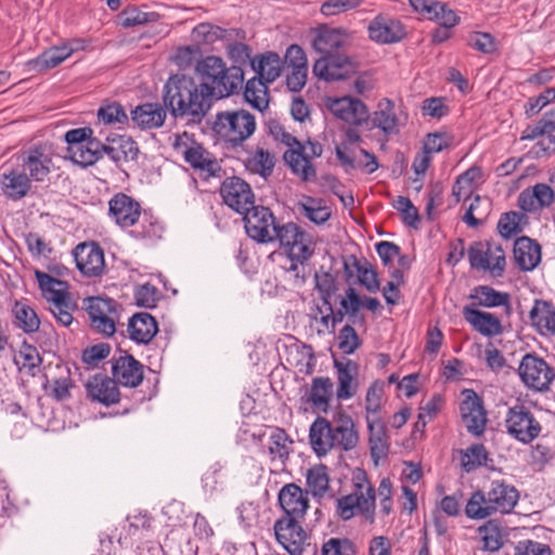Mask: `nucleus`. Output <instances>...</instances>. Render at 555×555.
Masks as SVG:
<instances>
[{"instance_id": "1", "label": "nucleus", "mask_w": 555, "mask_h": 555, "mask_svg": "<svg viewBox=\"0 0 555 555\" xmlns=\"http://www.w3.org/2000/svg\"><path fill=\"white\" fill-rule=\"evenodd\" d=\"M164 103L176 118L199 122L211 105L209 89L191 76L173 75L164 87Z\"/></svg>"}, {"instance_id": "2", "label": "nucleus", "mask_w": 555, "mask_h": 555, "mask_svg": "<svg viewBox=\"0 0 555 555\" xmlns=\"http://www.w3.org/2000/svg\"><path fill=\"white\" fill-rule=\"evenodd\" d=\"M336 515L343 520L360 516L369 522L375 520L376 491L362 469L352 474L350 492L335 501Z\"/></svg>"}, {"instance_id": "3", "label": "nucleus", "mask_w": 555, "mask_h": 555, "mask_svg": "<svg viewBox=\"0 0 555 555\" xmlns=\"http://www.w3.org/2000/svg\"><path fill=\"white\" fill-rule=\"evenodd\" d=\"M196 72L202 78V85L209 89L212 98H227L242 89L244 72L240 66L228 67L224 61L215 55L204 57L196 65Z\"/></svg>"}, {"instance_id": "4", "label": "nucleus", "mask_w": 555, "mask_h": 555, "mask_svg": "<svg viewBox=\"0 0 555 555\" xmlns=\"http://www.w3.org/2000/svg\"><path fill=\"white\" fill-rule=\"evenodd\" d=\"M212 130L216 135L236 147L256 130L255 116L245 109L223 111L216 115Z\"/></svg>"}, {"instance_id": "5", "label": "nucleus", "mask_w": 555, "mask_h": 555, "mask_svg": "<svg viewBox=\"0 0 555 555\" xmlns=\"http://www.w3.org/2000/svg\"><path fill=\"white\" fill-rule=\"evenodd\" d=\"M171 145L176 155L194 170L207 177H214L221 170L216 157L188 132L175 134Z\"/></svg>"}, {"instance_id": "6", "label": "nucleus", "mask_w": 555, "mask_h": 555, "mask_svg": "<svg viewBox=\"0 0 555 555\" xmlns=\"http://www.w3.org/2000/svg\"><path fill=\"white\" fill-rule=\"evenodd\" d=\"M92 134L90 127L70 129L64 134L67 157L83 168L93 165L104 152V144Z\"/></svg>"}, {"instance_id": "7", "label": "nucleus", "mask_w": 555, "mask_h": 555, "mask_svg": "<svg viewBox=\"0 0 555 555\" xmlns=\"http://www.w3.org/2000/svg\"><path fill=\"white\" fill-rule=\"evenodd\" d=\"M279 240L282 246L287 248L289 257L301 264L314 253V241L310 233L304 231L294 222L278 227L274 241Z\"/></svg>"}, {"instance_id": "8", "label": "nucleus", "mask_w": 555, "mask_h": 555, "mask_svg": "<svg viewBox=\"0 0 555 555\" xmlns=\"http://www.w3.org/2000/svg\"><path fill=\"white\" fill-rule=\"evenodd\" d=\"M467 253L473 269L489 271L493 276L503 274L506 260L500 244L488 241L474 242Z\"/></svg>"}, {"instance_id": "9", "label": "nucleus", "mask_w": 555, "mask_h": 555, "mask_svg": "<svg viewBox=\"0 0 555 555\" xmlns=\"http://www.w3.org/2000/svg\"><path fill=\"white\" fill-rule=\"evenodd\" d=\"M505 427L508 435L525 444L537 439L542 430L534 414L522 404H516L507 410Z\"/></svg>"}, {"instance_id": "10", "label": "nucleus", "mask_w": 555, "mask_h": 555, "mask_svg": "<svg viewBox=\"0 0 555 555\" xmlns=\"http://www.w3.org/2000/svg\"><path fill=\"white\" fill-rule=\"evenodd\" d=\"M518 374L525 386L533 391L544 392L555 378V372L546 361L533 353L522 357Z\"/></svg>"}, {"instance_id": "11", "label": "nucleus", "mask_w": 555, "mask_h": 555, "mask_svg": "<svg viewBox=\"0 0 555 555\" xmlns=\"http://www.w3.org/2000/svg\"><path fill=\"white\" fill-rule=\"evenodd\" d=\"M243 221L245 231L251 240L258 243L274 241V233L279 225L269 208L254 205L243 214Z\"/></svg>"}, {"instance_id": "12", "label": "nucleus", "mask_w": 555, "mask_h": 555, "mask_svg": "<svg viewBox=\"0 0 555 555\" xmlns=\"http://www.w3.org/2000/svg\"><path fill=\"white\" fill-rule=\"evenodd\" d=\"M220 194L224 204L240 215L255 205L250 185L238 177L225 179L221 184Z\"/></svg>"}, {"instance_id": "13", "label": "nucleus", "mask_w": 555, "mask_h": 555, "mask_svg": "<svg viewBox=\"0 0 555 555\" xmlns=\"http://www.w3.org/2000/svg\"><path fill=\"white\" fill-rule=\"evenodd\" d=\"M276 541L291 555H301L308 540L306 530L300 520L294 518H280L274 524Z\"/></svg>"}, {"instance_id": "14", "label": "nucleus", "mask_w": 555, "mask_h": 555, "mask_svg": "<svg viewBox=\"0 0 555 555\" xmlns=\"http://www.w3.org/2000/svg\"><path fill=\"white\" fill-rule=\"evenodd\" d=\"M77 269L85 276H100L104 270V250L96 242L79 243L72 251Z\"/></svg>"}, {"instance_id": "15", "label": "nucleus", "mask_w": 555, "mask_h": 555, "mask_svg": "<svg viewBox=\"0 0 555 555\" xmlns=\"http://www.w3.org/2000/svg\"><path fill=\"white\" fill-rule=\"evenodd\" d=\"M463 395L465 398L460 405L463 424L469 434L479 437L485 433L487 425L482 400L472 389L464 390Z\"/></svg>"}, {"instance_id": "16", "label": "nucleus", "mask_w": 555, "mask_h": 555, "mask_svg": "<svg viewBox=\"0 0 555 555\" xmlns=\"http://www.w3.org/2000/svg\"><path fill=\"white\" fill-rule=\"evenodd\" d=\"M369 38L379 44H392L406 36L404 25L387 14L376 15L367 25Z\"/></svg>"}, {"instance_id": "17", "label": "nucleus", "mask_w": 555, "mask_h": 555, "mask_svg": "<svg viewBox=\"0 0 555 555\" xmlns=\"http://www.w3.org/2000/svg\"><path fill=\"white\" fill-rule=\"evenodd\" d=\"M327 109L338 119L353 126L369 121V111L365 104L351 96L328 98Z\"/></svg>"}, {"instance_id": "18", "label": "nucleus", "mask_w": 555, "mask_h": 555, "mask_svg": "<svg viewBox=\"0 0 555 555\" xmlns=\"http://www.w3.org/2000/svg\"><path fill=\"white\" fill-rule=\"evenodd\" d=\"M351 39L352 34L343 27L330 28L324 26L317 30L312 47L321 56H326L346 49Z\"/></svg>"}, {"instance_id": "19", "label": "nucleus", "mask_w": 555, "mask_h": 555, "mask_svg": "<svg viewBox=\"0 0 555 555\" xmlns=\"http://www.w3.org/2000/svg\"><path fill=\"white\" fill-rule=\"evenodd\" d=\"M353 69V63L347 55L336 53L320 56L314 62L312 72L319 79L332 81L346 78Z\"/></svg>"}, {"instance_id": "20", "label": "nucleus", "mask_w": 555, "mask_h": 555, "mask_svg": "<svg viewBox=\"0 0 555 555\" xmlns=\"http://www.w3.org/2000/svg\"><path fill=\"white\" fill-rule=\"evenodd\" d=\"M279 504L284 512L282 518L301 520L308 508V492L295 483H287L279 492Z\"/></svg>"}, {"instance_id": "21", "label": "nucleus", "mask_w": 555, "mask_h": 555, "mask_svg": "<svg viewBox=\"0 0 555 555\" xmlns=\"http://www.w3.org/2000/svg\"><path fill=\"white\" fill-rule=\"evenodd\" d=\"M85 49L83 41L79 39L72 40L62 46H54L43 51L36 59L28 62L30 69L41 73L56 67L75 51Z\"/></svg>"}, {"instance_id": "22", "label": "nucleus", "mask_w": 555, "mask_h": 555, "mask_svg": "<svg viewBox=\"0 0 555 555\" xmlns=\"http://www.w3.org/2000/svg\"><path fill=\"white\" fill-rule=\"evenodd\" d=\"M108 215L120 228H128L140 220L141 206L132 197L118 193L108 202Z\"/></svg>"}, {"instance_id": "23", "label": "nucleus", "mask_w": 555, "mask_h": 555, "mask_svg": "<svg viewBox=\"0 0 555 555\" xmlns=\"http://www.w3.org/2000/svg\"><path fill=\"white\" fill-rule=\"evenodd\" d=\"M413 11L426 13L428 20L436 22L439 26L455 27L461 18L447 2L435 0H409Z\"/></svg>"}, {"instance_id": "24", "label": "nucleus", "mask_w": 555, "mask_h": 555, "mask_svg": "<svg viewBox=\"0 0 555 555\" xmlns=\"http://www.w3.org/2000/svg\"><path fill=\"white\" fill-rule=\"evenodd\" d=\"M331 427L336 449L350 451L357 447L359 434L350 415L345 412L335 413Z\"/></svg>"}, {"instance_id": "25", "label": "nucleus", "mask_w": 555, "mask_h": 555, "mask_svg": "<svg viewBox=\"0 0 555 555\" xmlns=\"http://www.w3.org/2000/svg\"><path fill=\"white\" fill-rule=\"evenodd\" d=\"M112 373L114 380L126 387H137L143 380V365L129 354L113 362Z\"/></svg>"}, {"instance_id": "26", "label": "nucleus", "mask_w": 555, "mask_h": 555, "mask_svg": "<svg viewBox=\"0 0 555 555\" xmlns=\"http://www.w3.org/2000/svg\"><path fill=\"white\" fill-rule=\"evenodd\" d=\"M487 493L494 513L501 514L511 513L519 498L516 488L502 480H493Z\"/></svg>"}, {"instance_id": "27", "label": "nucleus", "mask_w": 555, "mask_h": 555, "mask_svg": "<svg viewBox=\"0 0 555 555\" xmlns=\"http://www.w3.org/2000/svg\"><path fill=\"white\" fill-rule=\"evenodd\" d=\"M463 317L475 331L479 332L483 336H498L503 332L500 319L490 312L480 311L474 307L465 306L463 308Z\"/></svg>"}, {"instance_id": "28", "label": "nucleus", "mask_w": 555, "mask_h": 555, "mask_svg": "<svg viewBox=\"0 0 555 555\" xmlns=\"http://www.w3.org/2000/svg\"><path fill=\"white\" fill-rule=\"evenodd\" d=\"M514 260L522 271H531L541 261V246L528 236H521L514 244Z\"/></svg>"}, {"instance_id": "29", "label": "nucleus", "mask_w": 555, "mask_h": 555, "mask_svg": "<svg viewBox=\"0 0 555 555\" xmlns=\"http://www.w3.org/2000/svg\"><path fill=\"white\" fill-rule=\"evenodd\" d=\"M52 158L43 153L41 146H31L23 157V167L31 181L42 182L51 172Z\"/></svg>"}, {"instance_id": "30", "label": "nucleus", "mask_w": 555, "mask_h": 555, "mask_svg": "<svg viewBox=\"0 0 555 555\" xmlns=\"http://www.w3.org/2000/svg\"><path fill=\"white\" fill-rule=\"evenodd\" d=\"M309 441L312 450L319 455L327 454L336 449L331 422L324 417H317L309 429Z\"/></svg>"}, {"instance_id": "31", "label": "nucleus", "mask_w": 555, "mask_h": 555, "mask_svg": "<svg viewBox=\"0 0 555 555\" xmlns=\"http://www.w3.org/2000/svg\"><path fill=\"white\" fill-rule=\"evenodd\" d=\"M167 111L159 103H144L131 112V120L139 128L156 129L164 125Z\"/></svg>"}, {"instance_id": "32", "label": "nucleus", "mask_w": 555, "mask_h": 555, "mask_svg": "<svg viewBox=\"0 0 555 555\" xmlns=\"http://www.w3.org/2000/svg\"><path fill=\"white\" fill-rule=\"evenodd\" d=\"M138 147L135 142L128 135L117 134L106 137V156H108L117 167H121L124 162L135 159Z\"/></svg>"}, {"instance_id": "33", "label": "nucleus", "mask_w": 555, "mask_h": 555, "mask_svg": "<svg viewBox=\"0 0 555 555\" xmlns=\"http://www.w3.org/2000/svg\"><path fill=\"white\" fill-rule=\"evenodd\" d=\"M158 332L156 320L147 312L133 314L128 322L129 337L138 344H147Z\"/></svg>"}, {"instance_id": "34", "label": "nucleus", "mask_w": 555, "mask_h": 555, "mask_svg": "<svg viewBox=\"0 0 555 555\" xmlns=\"http://www.w3.org/2000/svg\"><path fill=\"white\" fill-rule=\"evenodd\" d=\"M0 186L4 196L11 201L24 198L31 189L30 178L14 169L0 176Z\"/></svg>"}, {"instance_id": "35", "label": "nucleus", "mask_w": 555, "mask_h": 555, "mask_svg": "<svg viewBox=\"0 0 555 555\" xmlns=\"http://www.w3.org/2000/svg\"><path fill=\"white\" fill-rule=\"evenodd\" d=\"M532 326L543 336L555 334V306L548 301L537 299L530 311Z\"/></svg>"}, {"instance_id": "36", "label": "nucleus", "mask_w": 555, "mask_h": 555, "mask_svg": "<svg viewBox=\"0 0 555 555\" xmlns=\"http://www.w3.org/2000/svg\"><path fill=\"white\" fill-rule=\"evenodd\" d=\"M284 159L291 167L292 171L301 178L304 181H313L317 178V172L309 158L307 146L301 145V149H289L284 153Z\"/></svg>"}, {"instance_id": "37", "label": "nucleus", "mask_w": 555, "mask_h": 555, "mask_svg": "<svg viewBox=\"0 0 555 555\" xmlns=\"http://www.w3.org/2000/svg\"><path fill=\"white\" fill-rule=\"evenodd\" d=\"M367 428L370 431L369 443L373 459L377 463L378 460L385 459L389 452V438L386 428L380 420H374L366 416Z\"/></svg>"}, {"instance_id": "38", "label": "nucleus", "mask_w": 555, "mask_h": 555, "mask_svg": "<svg viewBox=\"0 0 555 555\" xmlns=\"http://www.w3.org/2000/svg\"><path fill=\"white\" fill-rule=\"evenodd\" d=\"M369 121L372 128H378L386 134L399 131L395 106L388 99L378 102L377 109L371 116L369 115Z\"/></svg>"}, {"instance_id": "39", "label": "nucleus", "mask_w": 555, "mask_h": 555, "mask_svg": "<svg viewBox=\"0 0 555 555\" xmlns=\"http://www.w3.org/2000/svg\"><path fill=\"white\" fill-rule=\"evenodd\" d=\"M335 367L338 372V387L336 390V397L339 400H348L352 398L357 392V364L348 360L347 363H340L335 361Z\"/></svg>"}, {"instance_id": "40", "label": "nucleus", "mask_w": 555, "mask_h": 555, "mask_svg": "<svg viewBox=\"0 0 555 555\" xmlns=\"http://www.w3.org/2000/svg\"><path fill=\"white\" fill-rule=\"evenodd\" d=\"M34 273L42 296L50 302V305L57 302L59 298L56 297H59V295H63L64 299H68V297H70V294L68 293L69 285L66 281L54 278L38 269H36Z\"/></svg>"}, {"instance_id": "41", "label": "nucleus", "mask_w": 555, "mask_h": 555, "mask_svg": "<svg viewBox=\"0 0 555 555\" xmlns=\"http://www.w3.org/2000/svg\"><path fill=\"white\" fill-rule=\"evenodd\" d=\"M251 67L258 78L273 82L282 72V61L278 53L267 52L251 60Z\"/></svg>"}, {"instance_id": "42", "label": "nucleus", "mask_w": 555, "mask_h": 555, "mask_svg": "<svg viewBox=\"0 0 555 555\" xmlns=\"http://www.w3.org/2000/svg\"><path fill=\"white\" fill-rule=\"evenodd\" d=\"M12 313L14 324L26 334L36 333L40 327V319L27 300H16Z\"/></svg>"}, {"instance_id": "43", "label": "nucleus", "mask_w": 555, "mask_h": 555, "mask_svg": "<svg viewBox=\"0 0 555 555\" xmlns=\"http://www.w3.org/2000/svg\"><path fill=\"white\" fill-rule=\"evenodd\" d=\"M263 79L254 77L247 80L244 90V98L254 108L262 112L269 105L268 87Z\"/></svg>"}, {"instance_id": "44", "label": "nucleus", "mask_w": 555, "mask_h": 555, "mask_svg": "<svg viewBox=\"0 0 555 555\" xmlns=\"http://www.w3.org/2000/svg\"><path fill=\"white\" fill-rule=\"evenodd\" d=\"M470 298L475 299L479 306L487 308L507 307L509 308V295L499 292L490 286L480 285L473 289Z\"/></svg>"}, {"instance_id": "45", "label": "nucleus", "mask_w": 555, "mask_h": 555, "mask_svg": "<svg viewBox=\"0 0 555 555\" xmlns=\"http://www.w3.org/2000/svg\"><path fill=\"white\" fill-rule=\"evenodd\" d=\"M495 513L488 499V493L481 490L475 491L465 505V515L469 519L481 520Z\"/></svg>"}, {"instance_id": "46", "label": "nucleus", "mask_w": 555, "mask_h": 555, "mask_svg": "<svg viewBox=\"0 0 555 555\" xmlns=\"http://www.w3.org/2000/svg\"><path fill=\"white\" fill-rule=\"evenodd\" d=\"M308 493L314 498H323L330 490V478L327 468L324 465H315L308 469L306 474Z\"/></svg>"}, {"instance_id": "47", "label": "nucleus", "mask_w": 555, "mask_h": 555, "mask_svg": "<svg viewBox=\"0 0 555 555\" xmlns=\"http://www.w3.org/2000/svg\"><path fill=\"white\" fill-rule=\"evenodd\" d=\"M274 155L263 149H257L245 163L246 168L253 172L260 175L263 178L269 177L274 168Z\"/></svg>"}, {"instance_id": "48", "label": "nucleus", "mask_w": 555, "mask_h": 555, "mask_svg": "<svg viewBox=\"0 0 555 555\" xmlns=\"http://www.w3.org/2000/svg\"><path fill=\"white\" fill-rule=\"evenodd\" d=\"M292 443L293 440L288 438L284 429L274 428L270 434L268 446L271 459L284 463L288 459Z\"/></svg>"}, {"instance_id": "49", "label": "nucleus", "mask_w": 555, "mask_h": 555, "mask_svg": "<svg viewBox=\"0 0 555 555\" xmlns=\"http://www.w3.org/2000/svg\"><path fill=\"white\" fill-rule=\"evenodd\" d=\"M489 461V453L485 446L476 443L462 451L461 464L465 472L469 473L480 466H486Z\"/></svg>"}, {"instance_id": "50", "label": "nucleus", "mask_w": 555, "mask_h": 555, "mask_svg": "<svg viewBox=\"0 0 555 555\" xmlns=\"http://www.w3.org/2000/svg\"><path fill=\"white\" fill-rule=\"evenodd\" d=\"M527 219L524 212L508 211L498 222V231L504 238H511L522 231L521 222Z\"/></svg>"}, {"instance_id": "51", "label": "nucleus", "mask_w": 555, "mask_h": 555, "mask_svg": "<svg viewBox=\"0 0 555 555\" xmlns=\"http://www.w3.org/2000/svg\"><path fill=\"white\" fill-rule=\"evenodd\" d=\"M298 211L315 224L324 223L331 216L328 208L312 197H307L305 202L298 203Z\"/></svg>"}, {"instance_id": "52", "label": "nucleus", "mask_w": 555, "mask_h": 555, "mask_svg": "<svg viewBox=\"0 0 555 555\" xmlns=\"http://www.w3.org/2000/svg\"><path fill=\"white\" fill-rule=\"evenodd\" d=\"M57 298V302L50 305L49 310L57 323L68 327L74 321L72 311L77 309V304L72 299V297L64 299L63 295H59Z\"/></svg>"}, {"instance_id": "53", "label": "nucleus", "mask_w": 555, "mask_h": 555, "mask_svg": "<svg viewBox=\"0 0 555 555\" xmlns=\"http://www.w3.org/2000/svg\"><path fill=\"white\" fill-rule=\"evenodd\" d=\"M478 532L485 550L495 552L503 545L501 530L495 522H486L479 527Z\"/></svg>"}, {"instance_id": "54", "label": "nucleus", "mask_w": 555, "mask_h": 555, "mask_svg": "<svg viewBox=\"0 0 555 555\" xmlns=\"http://www.w3.org/2000/svg\"><path fill=\"white\" fill-rule=\"evenodd\" d=\"M102 302H104V297L102 296L88 297L83 300V309L89 315L91 326L104 334V311L101 306Z\"/></svg>"}, {"instance_id": "55", "label": "nucleus", "mask_w": 555, "mask_h": 555, "mask_svg": "<svg viewBox=\"0 0 555 555\" xmlns=\"http://www.w3.org/2000/svg\"><path fill=\"white\" fill-rule=\"evenodd\" d=\"M83 387L89 402L104 404V373L99 372L88 377Z\"/></svg>"}, {"instance_id": "56", "label": "nucleus", "mask_w": 555, "mask_h": 555, "mask_svg": "<svg viewBox=\"0 0 555 555\" xmlns=\"http://www.w3.org/2000/svg\"><path fill=\"white\" fill-rule=\"evenodd\" d=\"M159 299L158 288L151 283H144L134 288V300L139 307L152 309L156 307Z\"/></svg>"}, {"instance_id": "57", "label": "nucleus", "mask_w": 555, "mask_h": 555, "mask_svg": "<svg viewBox=\"0 0 555 555\" xmlns=\"http://www.w3.org/2000/svg\"><path fill=\"white\" fill-rule=\"evenodd\" d=\"M332 382L328 377H317L312 380L309 401L315 406L326 405L330 400Z\"/></svg>"}, {"instance_id": "58", "label": "nucleus", "mask_w": 555, "mask_h": 555, "mask_svg": "<svg viewBox=\"0 0 555 555\" xmlns=\"http://www.w3.org/2000/svg\"><path fill=\"white\" fill-rule=\"evenodd\" d=\"M365 0H325L320 8L321 14L326 17L336 16L345 12L356 10Z\"/></svg>"}, {"instance_id": "59", "label": "nucleus", "mask_w": 555, "mask_h": 555, "mask_svg": "<svg viewBox=\"0 0 555 555\" xmlns=\"http://www.w3.org/2000/svg\"><path fill=\"white\" fill-rule=\"evenodd\" d=\"M356 270L358 274V280L362 286H364L369 292L376 293L380 288V283L377 276V272L369 262H357Z\"/></svg>"}, {"instance_id": "60", "label": "nucleus", "mask_w": 555, "mask_h": 555, "mask_svg": "<svg viewBox=\"0 0 555 555\" xmlns=\"http://www.w3.org/2000/svg\"><path fill=\"white\" fill-rule=\"evenodd\" d=\"M467 44L481 53L490 54L496 50V41L489 33L475 31L469 35Z\"/></svg>"}, {"instance_id": "61", "label": "nucleus", "mask_w": 555, "mask_h": 555, "mask_svg": "<svg viewBox=\"0 0 555 555\" xmlns=\"http://www.w3.org/2000/svg\"><path fill=\"white\" fill-rule=\"evenodd\" d=\"M360 345L361 340L351 325L347 324L339 331L338 347L344 353H353Z\"/></svg>"}, {"instance_id": "62", "label": "nucleus", "mask_w": 555, "mask_h": 555, "mask_svg": "<svg viewBox=\"0 0 555 555\" xmlns=\"http://www.w3.org/2000/svg\"><path fill=\"white\" fill-rule=\"evenodd\" d=\"M140 227L141 231L138 232V235L143 238L158 240L164 232L162 223L155 217L146 212L142 216Z\"/></svg>"}, {"instance_id": "63", "label": "nucleus", "mask_w": 555, "mask_h": 555, "mask_svg": "<svg viewBox=\"0 0 555 555\" xmlns=\"http://www.w3.org/2000/svg\"><path fill=\"white\" fill-rule=\"evenodd\" d=\"M322 555H354V550L349 540L332 538L323 544Z\"/></svg>"}, {"instance_id": "64", "label": "nucleus", "mask_w": 555, "mask_h": 555, "mask_svg": "<svg viewBox=\"0 0 555 555\" xmlns=\"http://www.w3.org/2000/svg\"><path fill=\"white\" fill-rule=\"evenodd\" d=\"M551 547L542 542L524 540L517 543L515 555H552Z\"/></svg>"}]
</instances>
